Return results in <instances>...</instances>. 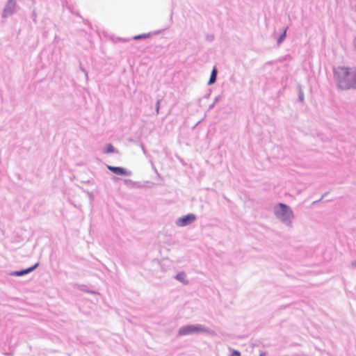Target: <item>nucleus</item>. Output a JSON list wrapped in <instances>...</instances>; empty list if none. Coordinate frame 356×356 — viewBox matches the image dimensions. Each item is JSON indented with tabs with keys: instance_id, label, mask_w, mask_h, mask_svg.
Returning a JSON list of instances; mask_svg holds the SVG:
<instances>
[{
	"instance_id": "nucleus-20",
	"label": "nucleus",
	"mask_w": 356,
	"mask_h": 356,
	"mask_svg": "<svg viewBox=\"0 0 356 356\" xmlns=\"http://www.w3.org/2000/svg\"><path fill=\"white\" fill-rule=\"evenodd\" d=\"M299 99L300 101H303V99H304V95H303V92L302 91L300 92Z\"/></svg>"
},
{
	"instance_id": "nucleus-11",
	"label": "nucleus",
	"mask_w": 356,
	"mask_h": 356,
	"mask_svg": "<svg viewBox=\"0 0 356 356\" xmlns=\"http://www.w3.org/2000/svg\"><path fill=\"white\" fill-rule=\"evenodd\" d=\"M286 30L287 28H286L283 33L279 36V38L277 40V44L280 45L286 38Z\"/></svg>"
},
{
	"instance_id": "nucleus-23",
	"label": "nucleus",
	"mask_w": 356,
	"mask_h": 356,
	"mask_svg": "<svg viewBox=\"0 0 356 356\" xmlns=\"http://www.w3.org/2000/svg\"><path fill=\"white\" fill-rule=\"evenodd\" d=\"M33 21L35 22L36 21V14L35 13H33Z\"/></svg>"
},
{
	"instance_id": "nucleus-9",
	"label": "nucleus",
	"mask_w": 356,
	"mask_h": 356,
	"mask_svg": "<svg viewBox=\"0 0 356 356\" xmlns=\"http://www.w3.org/2000/svg\"><path fill=\"white\" fill-rule=\"evenodd\" d=\"M217 79V70L216 67H213V69L211 71L209 80L208 81V85H212L213 84Z\"/></svg>"
},
{
	"instance_id": "nucleus-13",
	"label": "nucleus",
	"mask_w": 356,
	"mask_h": 356,
	"mask_svg": "<svg viewBox=\"0 0 356 356\" xmlns=\"http://www.w3.org/2000/svg\"><path fill=\"white\" fill-rule=\"evenodd\" d=\"M221 99V97L220 95L215 97L213 102L209 106V110H211L214 108L216 103H218Z\"/></svg>"
},
{
	"instance_id": "nucleus-6",
	"label": "nucleus",
	"mask_w": 356,
	"mask_h": 356,
	"mask_svg": "<svg viewBox=\"0 0 356 356\" xmlns=\"http://www.w3.org/2000/svg\"><path fill=\"white\" fill-rule=\"evenodd\" d=\"M107 168L113 172L115 175H121V176H131L132 172L130 170H127V169L120 167V166H112L107 165Z\"/></svg>"
},
{
	"instance_id": "nucleus-26",
	"label": "nucleus",
	"mask_w": 356,
	"mask_h": 356,
	"mask_svg": "<svg viewBox=\"0 0 356 356\" xmlns=\"http://www.w3.org/2000/svg\"><path fill=\"white\" fill-rule=\"evenodd\" d=\"M209 94H208L207 95L205 96L206 98H208L209 97Z\"/></svg>"
},
{
	"instance_id": "nucleus-21",
	"label": "nucleus",
	"mask_w": 356,
	"mask_h": 356,
	"mask_svg": "<svg viewBox=\"0 0 356 356\" xmlns=\"http://www.w3.org/2000/svg\"><path fill=\"white\" fill-rule=\"evenodd\" d=\"M351 267L356 269V259L351 262Z\"/></svg>"
},
{
	"instance_id": "nucleus-2",
	"label": "nucleus",
	"mask_w": 356,
	"mask_h": 356,
	"mask_svg": "<svg viewBox=\"0 0 356 356\" xmlns=\"http://www.w3.org/2000/svg\"><path fill=\"white\" fill-rule=\"evenodd\" d=\"M275 217L284 225L289 227H293L294 213L291 207L284 203H278L274 207Z\"/></svg>"
},
{
	"instance_id": "nucleus-12",
	"label": "nucleus",
	"mask_w": 356,
	"mask_h": 356,
	"mask_svg": "<svg viewBox=\"0 0 356 356\" xmlns=\"http://www.w3.org/2000/svg\"><path fill=\"white\" fill-rule=\"evenodd\" d=\"M115 152V147L111 144H108L105 150L104 153L106 154H111Z\"/></svg>"
},
{
	"instance_id": "nucleus-8",
	"label": "nucleus",
	"mask_w": 356,
	"mask_h": 356,
	"mask_svg": "<svg viewBox=\"0 0 356 356\" xmlns=\"http://www.w3.org/2000/svg\"><path fill=\"white\" fill-rule=\"evenodd\" d=\"M175 278L184 284H187L188 283V281L186 279V274L184 272L178 273L175 275Z\"/></svg>"
},
{
	"instance_id": "nucleus-22",
	"label": "nucleus",
	"mask_w": 356,
	"mask_h": 356,
	"mask_svg": "<svg viewBox=\"0 0 356 356\" xmlns=\"http://www.w3.org/2000/svg\"><path fill=\"white\" fill-rule=\"evenodd\" d=\"M259 356H267V353L265 351L261 352Z\"/></svg>"
},
{
	"instance_id": "nucleus-25",
	"label": "nucleus",
	"mask_w": 356,
	"mask_h": 356,
	"mask_svg": "<svg viewBox=\"0 0 356 356\" xmlns=\"http://www.w3.org/2000/svg\"><path fill=\"white\" fill-rule=\"evenodd\" d=\"M353 43H354L355 48L356 49V35H355V38L354 39Z\"/></svg>"
},
{
	"instance_id": "nucleus-1",
	"label": "nucleus",
	"mask_w": 356,
	"mask_h": 356,
	"mask_svg": "<svg viewBox=\"0 0 356 356\" xmlns=\"http://www.w3.org/2000/svg\"><path fill=\"white\" fill-rule=\"evenodd\" d=\"M334 78L341 90L356 89V69L339 66L334 69Z\"/></svg>"
},
{
	"instance_id": "nucleus-15",
	"label": "nucleus",
	"mask_w": 356,
	"mask_h": 356,
	"mask_svg": "<svg viewBox=\"0 0 356 356\" xmlns=\"http://www.w3.org/2000/svg\"><path fill=\"white\" fill-rule=\"evenodd\" d=\"M124 183L125 185H127V186H129V185H131V184H134V182L131 179H124Z\"/></svg>"
},
{
	"instance_id": "nucleus-7",
	"label": "nucleus",
	"mask_w": 356,
	"mask_h": 356,
	"mask_svg": "<svg viewBox=\"0 0 356 356\" xmlns=\"http://www.w3.org/2000/svg\"><path fill=\"white\" fill-rule=\"evenodd\" d=\"M38 266H39V264L36 263L35 265H33L28 268L23 269L21 270L12 271L9 273V275H12V276H17V277L24 276V275L33 271L35 269H36V268Z\"/></svg>"
},
{
	"instance_id": "nucleus-10",
	"label": "nucleus",
	"mask_w": 356,
	"mask_h": 356,
	"mask_svg": "<svg viewBox=\"0 0 356 356\" xmlns=\"http://www.w3.org/2000/svg\"><path fill=\"white\" fill-rule=\"evenodd\" d=\"M150 36H151V33H143V34L135 35L134 37L132 38V39L138 40L146 39V38H149Z\"/></svg>"
},
{
	"instance_id": "nucleus-17",
	"label": "nucleus",
	"mask_w": 356,
	"mask_h": 356,
	"mask_svg": "<svg viewBox=\"0 0 356 356\" xmlns=\"http://www.w3.org/2000/svg\"><path fill=\"white\" fill-rule=\"evenodd\" d=\"M85 286H83V287H84ZM82 291H86L87 293H91V294H96L97 293L94 291H91V290H86V288H81V289Z\"/></svg>"
},
{
	"instance_id": "nucleus-16",
	"label": "nucleus",
	"mask_w": 356,
	"mask_h": 356,
	"mask_svg": "<svg viewBox=\"0 0 356 356\" xmlns=\"http://www.w3.org/2000/svg\"><path fill=\"white\" fill-rule=\"evenodd\" d=\"M230 356H241V353L238 350H234Z\"/></svg>"
},
{
	"instance_id": "nucleus-24",
	"label": "nucleus",
	"mask_w": 356,
	"mask_h": 356,
	"mask_svg": "<svg viewBox=\"0 0 356 356\" xmlns=\"http://www.w3.org/2000/svg\"><path fill=\"white\" fill-rule=\"evenodd\" d=\"M325 195H326V194L323 195H322V197H321V198L319 200H317V201L314 202V204H315L316 202H318L321 201V200H322V199L325 196Z\"/></svg>"
},
{
	"instance_id": "nucleus-18",
	"label": "nucleus",
	"mask_w": 356,
	"mask_h": 356,
	"mask_svg": "<svg viewBox=\"0 0 356 356\" xmlns=\"http://www.w3.org/2000/svg\"><path fill=\"white\" fill-rule=\"evenodd\" d=\"M214 39V36L213 35H207V40L211 42L213 41Z\"/></svg>"
},
{
	"instance_id": "nucleus-14",
	"label": "nucleus",
	"mask_w": 356,
	"mask_h": 356,
	"mask_svg": "<svg viewBox=\"0 0 356 356\" xmlns=\"http://www.w3.org/2000/svg\"><path fill=\"white\" fill-rule=\"evenodd\" d=\"M161 101H162L161 99H159L156 101V115H158L159 113L160 104H161Z\"/></svg>"
},
{
	"instance_id": "nucleus-5",
	"label": "nucleus",
	"mask_w": 356,
	"mask_h": 356,
	"mask_svg": "<svg viewBox=\"0 0 356 356\" xmlns=\"http://www.w3.org/2000/svg\"><path fill=\"white\" fill-rule=\"evenodd\" d=\"M196 220V216L193 213H188L177 219L176 225L179 227H185L191 225Z\"/></svg>"
},
{
	"instance_id": "nucleus-3",
	"label": "nucleus",
	"mask_w": 356,
	"mask_h": 356,
	"mask_svg": "<svg viewBox=\"0 0 356 356\" xmlns=\"http://www.w3.org/2000/svg\"><path fill=\"white\" fill-rule=\"evenodd\" d=\"M201 332L210 334L211 330L201 324L187 325L182 326L179 329L178 335L186 336L190 334H199Z\"/></svg>"
},
{
	"instance_id": "nucleus-19",
	"label": "nucleus",
	"mask_w": 356,
	"mask_h": 356,
	"mask_svg": "<svg viewBox=\"0 0 356 356\" xmlns=\"http://www.w3.org/2000/svg\"><path fill=\"white\" fill-rule=\"evenodd\" d=\"M80 69L83 72H84L86 79H88V72L81 66L80 67Z\"/></svg>"
},
{
	"instance_id": "nucleus-4",
	"label": "nucleus",
	"mask_w": 356,
	"mask_h": 356,
	"mask_svg": "<svg viewBox=\"0 0 356 356\" xmlns=\"http://www.w3.org/2000/svg\"><path fill=\"white\" fill-rule=\"evenodd\" d=\"M17 7V0H8L2 12V17L6 18L13 15L16 13Z\"/></svg>"
}]
</instances>
